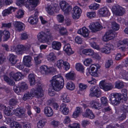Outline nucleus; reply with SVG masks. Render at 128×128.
<instances>
[{"mask_svg":"<svg viewBox=\"0 0 128 128\" xmlns=\"http://www.w3.org/2000/svg\"><path fill=\"white\" fill-rule=\"evenodd\" d=\"M82 12L81 9L78 6H76L74 7L72 11V16L73 19L77 20L78 18Z\"/></svg>","mask_w":128,"mask_h":128,"instance_id":"6e6552de","label":"nucleus"},{"mask_svg":"<svg viewBox=\"0 0 128 128\" xmlns=\"http://www.w3.org/2000/svg\"><path fill=\"white\" fill-rule=\"evenodd\" d=\"M44 112L45 116L48 117L52 116L53 115V112L52 108L48 106L45 107Z\"/></svg>","mask_w":128,"mask_h":128,"instance_id":"412c9836","label":"nucleus"},{"mask_svg":"<svg viewBox=\"0 0 128 128\" xmlns=\"http://www.w3.org/2000/svg\"><path fill=\"white\" fill-rule=\"evenodd\" d=\"M14 89L15 92L17 93H20V92H22L20 86H14Z\"/></svg>","mask_w":128,"mask_h":128,"instance_id":"e2e57ef3","label":"nucleus"},{"mask_svg":"<svg viewBox=\"0 0 128 128\" xmlns=\"http://www.w3.org/2000/svg\"><path fill=\"white\" fill-rule=\"evenodd\" d=\"M13 25L15 30L18 32L22 31L25 29V25L21 22L17 21L14 22Z\"/></svg>","mask_w":128,"mask_h":128,"instance_id":"9b49d317","label":"nucleus"},{"mask_svg":"<svg viewBox=\"0 0 128 128\" xmlns=\"http://www.w3.org/2000/svg\"><path fill=\"white\" fill-rule=\"evenodd\" d=\"M90 29L93 32H96L102 29V26L98 22L91 23L89 26Z\"/></svg>","mask_w":128,"mask_h":128,"instance_id":"9d476101","label":"nucleus"},{"mask_svg":"<svg viewBox=\"0 0 128 128\" xmlns=\"http://www.w3.org/2000/svg\"><path fill=\"white\" fill-rule=\"evenodd\" d=\"M120 95V93L116 92L112 93L109 96V100L112 104L117 105L120 103V100L122 99Z\"/></svg>","mask_w":128,"mask_h":128,"instance_id":"f03ea898","label":"nucleus"},{"mask_svg":"<svg viewBox=\"0 0 128 128\" xmlns=\"http://www.w3.org/2000/svg\"><path fill=\"white\" fill-rule=\"evenodd\" d=\"M4 80L10 85L13 86L15 84L14 82L6 76H4Z\"/></svg>","mask_w":128,"mask_h":128,"instance_id":"ea45409f","label":"nucleus"},{"mask_svg":"<svg viewBox=\"0 0 128 128\" xmlns=\"http://www.w3.org/2000/svg\"><path fill=\"white\" fill-rule=\"evenodd\" d=\"M64 61L62 60H58L57 62L56 66L59 69H61L62 67L63 66Z\"/></svg>","mask_w":128,"mask_h":128,"instance_id":"5fc2aeb1","label":"nucleus"},{"mask_svg":"<svg viewBox=\"0 0 128 128\" xmlns=\"http://www.w3.org/2000/svg\"><path fill=\"white\" fill-rule=\"evenodd\" d=\"M94 39V38L91 39L90 42V46L92 47L94 49L98 50L100 49L98 46L96 45V43L92 41Z\"/></svg>","mask_w":128,"mask_h":128,"instance_id":"09e8293b","label":"nucleus"},{"mask_svg":"<svg viewBox=\"0 0 128 128\" xmlns=\"http://www.w3.org/2000/svg\"><path fill=\"white\" fill-rule=\"evenodd\" d=\"M122 95L120 94L121 98L122 99L126 100L127 98V90L126 89H124L122 90Z\"/></svg>","mask_w":128,"mask_h":128,"instance_id":"79ce46f5","label":"nucleus"},{"mask_svg":"<svg viewBox=\"0 0 128 128\" xmlns=\"http://www.w3.org/2000/svg\"><path fill=\"white\" fill-rule=\"evenodd\" d=\"M4 113L5 114L6 116H11L12 114L11 109L10 108H6L5 110Z\"/></svg>","mask_w":128,"mask_h":128,"instance_id":"13d9d810","label":"nucleus"},{"mask_svg":"<svg viewBox=\"0 0 128 128\" xmlns=\"http://www.w3.org/2000/svg\"><path fill=\"white\" fill-rule=\"evenodd\" d=\"M90 104L92 106V107L95 109L100 110L102 108L101 104L98 101L95 100L91 101Z\"/></svg>","mask_w":128,"mask_h":128,"instance_id":"aec40b11","label":"nucleus"},{"mask_svg":"<svg viewBox=\"0 0 128 128\" xmlns=\"http://www.w3.org/2000/svg\"><path fill=\"white\" fill-rule=\"evenodd\" d=\"M112 29L115 30H118L120 28L119 25L116 22L113 21L112 22Z\"/></svg>","mask_w":128,"mask_h":128,"instance_id":"de8ad7c7","label":"nucleus"},{"mask_svg":"<svg viewBox=\"0 0 128 128\" xmlns=\"http://www.w3.org/2000/svg\"><path fill=\"white\" fill-rule=\"evenodd\" d=\"M121 109L124 112H128V106L125 105L124 104L122 105Z\"/></svg>","mask_w":128,"mask_h":128,"instance_id":"bf43d9fd","label":"nucleus"},{"mask_svg":"<svg viewBox=\"0 0 128 128\" xmlns=\"http://www.w3.org/2000/svg\"><path fill=\"white\" fill-rule=\"evenodd\" d=\"M112 10L114 14L118 16L122 15L125 11L124 8L117 4L113 6Z\"/></svg>","mask_w":128,"mask_h":128,"instance_id":"39448f33","label":"nucleus"},{"mask_svg":"<svg viewBox=\"0 0 128 128\" xmlns=\"http://www.w3.org/2000/svg\"><path fill=\"white\" fill-rule=\"evenodd\" d=\"M43 56L42 54H40L38 56L34 58V62L37 65L40 64L41 62V59L42 57Z\"/></svg>","mask_w":128,"mask_h":128,"instance_id":"2f4dec72","label":"nucleus"},{"mask_svg":"<svg viewBox=\"0 0 128 128\" xmlns=\"http://www.w3.org/2000/svg\"><path fill=\"white\" fill-rule=\"evenodd\" d=\"M99 13L104 16H110V13L108 10L105 7L102 8L99 10Z\"/></svg>","mask_w":128,"mask_h":128,"instance_id":"393cba45","label":"nucleus"},{"mask_svg":"<svg viewBox=\"0 0 128 128\" xmlns=\"http://www.w3.org/2000/svg\"><path fill=\"white\" fill-rule=\"evenodd\" d=\"M79 124L77 123H74L72 124H70L68 126L70 128H79Z\"/></svg>","mask_w":128,"mask_h":128,"instance_id":"774afa93","label":"nucleus"},{"mask_svg":"<svg viewBox=\"0 0 128 128\" xmlns=\"http://www.w3.org/2000/svg\"><path fill=\"white\" fill-rule=\"evenodd\" d=\"M25 51L24 46L22 45L19 44L16 47V52L18 55H22Z\"/></svg>","mask_w":128,"mask_h":128,"instance_id":"4be33fe9","label":"nucleus"},{"mask_svg":"<svg viewBox=\"0 0 128 128\" xmlns=\"http://www.w3.org/2000/svg\"><path fill=\"white\" fill-rule=\"evenodd\" d=\"M87 87L86 85L82 83H80L79 84V89L81 91L85 90Z\"/></svg>","mask_w":128,"mask_h":128,"instance_id":"4d7b16f0","label":"nucleus"},{"mask_svg":"<svg viewBox=\"0 0 128 128\" xmlns=\"http://www.w3.org/2000/svg\"><path fill=\"white\" fill-rule=\"evenodd\" d=\"M113 64V61L112 60H108L106 63L105 66L106 68H108Z\"/></svg>","mask_w":128,"mask_h":128,"instance_id":"69168bd1","label":"nucleus"},{"mask_svg":"<svg viewBox=\"0 0 128 128\" xmlns=\"http://www.w3.org/2000/svg\"><path fill=\"white\" fill-rule=\"evenodd\" d=\"M38 87L36 88H32L31 90L30 93L32 96H36L38 98H40L44 96L42 92V84L40 83L37 84Z\"/></svg>","mask_w":128,"mask_h":128,"instance_id":"20e7f679","label":"nucleus"},{"mask_svg":"<svg viewBox=\"0 0 128 128\" xmlns=\"http://www.w3.org/2000/svg\"><path fill=\"white\" fill-rule=\"evenodd\" d=\"M72 9V6L68 4L66 7L64 8L62 10L64 12L65 14L66 15H68L69 13L71 11Z\"/></svg>","mask_w":128,"mask_h":128,"instance_id":"c03bdc74","label":"nucleus"},{"mask_svg":"<svg viewBox=\"0 0 128 128\" xmlns=\"http://www.w3.org/2000/svg\"><path fill=\"white\" fill-rule=\"evenodd\" d=\"M32 58L29 56H25L23 59V62L24 64L26 66L30 67L32 66V64L31 62Z\"/></svg>","mask_w":128,"mask_h":128,"instance_id":"a211bd4d","label":"nucleus"},{"mask_svg":"<svg viewBox=\"0 0 128 128\" xmlns=\"http://www.w3.org/2000/svg\"><path fill=\"white\" fill-rule=\"evenodd\" d=\"M32 96L30 93L28 92L25 93L22 98V99L24 101L29 99Z\"/></svg>","mask_w":128,"mask_h":128,"instance_id":"8fccbe9b","label":"nucleus"},{"mask_svg":"<svg viewBox=\"0 0 128 128\" xmlns=\"http://www.w3.org/2000/svg\"><path fill=\"white\" fill-rule=\"evenodd\" d=\"M100 5L94 3L91 4L89 6V8L90 9L96 10L99 8Z\"/></svg>","mask_w":128,"mask_h":128,"instance_id":"3c124183","label":"nucleus"},{"mask_svg":"<svg viewBox=\"0 0 128 128\" xmlns=\"http://www.w3.org/2000/svg\"><path fill=\"white\" fill-rule=\"evenodd\" d=\"M66 88L70 90H74L75 88L74 84L72 82H70L66 84Z\"/></svg>","mask_w":128,"mask_h":128,"instance_id":"58836bf2","label":"nucleus"},{"mask_svg":"<svg viewBox=\"0 0 128 128\" xmlns=\"http://www.w3.org/2000/svg\"><path fill=\"white\" fill-rule=\"evenodd\" d=\"M74 74L71 72L66 74L65 77L66 78L69 80H74L75 79Z\"/></svg>","mask_w":128,"mask_h":128,"instance_id":"a18cd8bd","label":"nucleus"},{"mask_svg":"<svg viewBox=\"0 0 128 128\" xmlns=\"http://www.w3.org/2000/svg\"><path fill=\"white\" fill-rule=\"evenodd\" d=\"M64 68L66 70H68L70 68V65L69 63L67 62H64L63 63Z\"/></svg>","mask_w":128,"mask_h":128,"instance_id":"680f3d73","label":"nucleus"},{"mask_svg":"<svg viewBox=\"0 0 128 128\" xmlns=\"http://www.w3.org/2000/svg\"><path fill=\"white\" fill-rule=\"evenodd\" d=\"M124 85L122 82L117 81L115 83V87L118 89L123 88Z\"/></svg>","mask_w":128,"mask_h":128,"instance_id":"49530a36","label":"nucleus"},{"mask_svg":"<svg viewBox=\"0 0 128 128\" xmlns=\"http://www.w3.org/2000/svg\"><path fill=\"white\" fill-rule=\"evenodd\" d=\"M53 89L54 90L58 91L64 87V80L60 74L54 76L50 81Z\"/></svg>","mask_w":128,"mask_h":128,"instance_id":"f257e3e1","label":"nucleus"},{"mask_svg":"<svg viewBox=\"0 0 128 128\" xmlns=\"http://www.w3.org/2000/svg\"><path fill=\"white\" fill-rule=\"evenodd\" d=\"M36 76L33 74H30L28 76V79L31 86L35 85L36 83Z\"/></svg>","mask_w":128,"mask_h":128,"instance_id":"cd10ccee","label":"nucleus"},{"mask_svg":"<svg viewBox=\"0 0 128 128\" xmlns=\"http://www.w3.org/2000/svg\"><path fill=\"white\" fill-rule=\"evenodd\" d=\"M114 46L111 44H106L104 48L100 49V50L102 52L106 54H110L112 50L113 49Z\"/></svg>","mask_w":128,"mask_h":128,"instance_id":"f8f14e48","label":"nucleus"},{"mask_svg":"<svg viewBox=\"0 0 128 128\" xmlns=\"http://www.w3.org/2000/svg\"><path fill=\"white\" fill-rule=\"evenodd\" d=\"M115 36L112 30H108L103 36L102 40L103 41L106 42L111 40Z\"/></svg>","mask_w":128,"mask_h":128,"instance_id":"1a4fd4ad","label":"nucleus"},{"mask_svg":"<svg viewBox=\"0 0 128 128\" xmlns=\"http://www.w3.org/2000/svg\"><path fill=\"white\" fill-rule=\"evenodd\" d=\"M24 14V12L22 10H19L17 13V14L16 15V16L18 18H20L23 17Z\"/></svg>","mask_w":128,"mask_h":128,"instance_id":"338daca9","label":"nucleus"},{"mask_svg":"<svg viewBox=\"0 0 128 128\" xmlns=\"http://www.w3.org/2000/svg\"><path fill=\"white\" fill-rule=\"evenodd\" d=\"M102 105L104 106H106L108 104L107 100L105 97H102L100 99Z\"/></svg>","mask_w":128,"mask_h":128,"instance_id":"6e6d98bb","label":"nucleus"},{"mask_svg":"<svg viewBox=\"0 0 128 128\" xmlns=\"http://www.w3.org/2000/svg\"><path fill=\"white\" fill-rule=\"evenodd\" d=\"M9 76L15 80H20L23 78V75L20 72H18L15 73L13 72H11L9 74Z\"/></svg>","mask_w":128,"mask_h":128,"instance_id":"dca6fc26","label":"nucleus"},{"mask_svg":"<svg viewBox=\"0 0 128 128\" xmlns=\"http://www.w3.org/2000/svg\"><path fill=\"white\" fill-rule=\"evenodd\" d=\"M81 112V108L79 107H77L76 110L74 112L73 114V117L74 118L77 117Z\"/></svg>","mask_w":128,"mask_h":128,"instance_id":"f704fd0d","label":"nucleus"},{"mask_svg":"<svg viewBox=\"0 0 128 128\" xmlns=\"http://www.w3.org/2000/svg\"><path fill=\"white\" fill-rule=\"evenodd\" d=\"M68 4L65 1H61L59 3V5L61 10H62L67 6Z\"/></svg>","mask_w":128,"mask_h":128,"instance_id":"603ef678","label":"nucleus"},{"mask_svg":"<svg viewBox=\"0 0 128 128\" xmlns=\"http://www.w3.org/2000/svg\"><path fill=\"white\" fill-rule=\"evenodd\" d=\"M11 128H21V125L16 122H14L10 124Z\"/></svg>","mask_w":128,"mask_h":128,"instance_id":"37998d69","label":"nucleus"},{"mask_svg":"<svg viewBox=\"0 0 128 128\" xmlns=\"http://www.w3.org/2000/svg\"><path fill=\"white\" fill-rule=\"evenodd\" d=\"M40 72L42 74L47 75L49 74V68L45 65L42 66L40 67Z\"/></svg>","mask_w":128,"mask_h":128,"instance_id":"c756f323","label":"nucleus"},{"mask_svg":"<svg viewBox=\"0 0 128 128\" xmlns=\"http://www.w3.org/2000/svg\"><path fill=\"white\" fill-rule=\"evenodd\" d=\"M34 15L32 16L29 17L28 20V22L32 24H36L38 21V12L37 10H34Z\"/></svg>","mask_w":128,"mask_h":128,"instance_id":"2eb2a0df","label":"nucleus"},{"mask_svg":"<svg viewBox=\"0 0 128 128\" xmlns=\"http://www.w3.org/2000/svg\"><path fill=\"white\" fill-rule=\"evenodd\" d=\"M10 60L13 64H16L17 60L16 59V56L12 54H11L9 55Z\"/></svg>","mask_w":128,"mask_h":128,"instance_id":"72a5a7b5","label":"nucleus"},{"mask_svg":"<svg viewBox=\"0 0 128 128\" xmlns=\"http://www.w3.org/2000/svg\"><path fill=\"white\" fill-rule=\"evenodd\" d=\"M90 68L91 72H90V74L92 76H98L99 73L98 70L100 68L98 65H92Z\"/></svg>","mask_w":128,"mask_h":128,"instance_id":"ddd939ff","label":"nucleus"},{"mask_svg":"<svg viewBox=\"0 0 128 128\" xmlns=\"http://www.w3.org/2000/svg\"><path fill=\"white\" fill-rule=\"evenodd\" d=\"M37 37L40 42H44L51 38L50 30L47 29L44 32L41 31L38 34Z\"/></svg>","mask_w":128,"mask_h":128,"instance_id":"7ed1b4c3","label":"nucleus"},{"mask_svg":"<svg viewBox=\"0 0 128 128\" xmlns=\"http://www.w3.org/2000/svg\"><path fill=\"white\" fill-rule=\"evenodd\" d=\"M46 9L49 14L52 15L55 12H58L60 10V8L58 6L55 7L49 6L46 8Z\"/></svg>","mask_w":128,"mask_h":128,"instance_id":"f3484780","label":"nucleus"},{"mask_svg":"<svg viewBox=\"0 0 128 128\" xmlns=\"http://www.w3.org/2000/svg\"><path fill=\"white\" fill-rule=\"evenodd\" d=\"M99 86L101 88L106 91L112 90L114 86L112 84L106 83L105 80H103L100 81L99 84Z\"/></svg>","mask_w":128,"mask_h":128,"instance_id":"0eeeda50","label":"nucleus"},{"mask_svg":"<svg viewBox=\"0 0 128 128\" xmlns=\"http://www.w3.org/2000/svg\"><path fill=\"white\" fill-rule=\"evenodd\" d=\"M59 32L61 34L64 35H66L67 34L66 28L64 27L62 28L60 30Z\"/></svg>","mask_w":128,"mask_h":128,"instance_id":"0e129e2a","label":"nucleus"},{"mask_svg":"<svg viewBox=\"0 0 128 128\" xmlns=\"http://www.w3.org/2000/svg\"><path fill=\"white\" fill-rule=\"evenodd\" d=\"M89 96L98 98L101 96V91L98 88H96L94 86L92 87L90 90Z\"/></svg>","mask_w":128,"mask_h":128,"instance_id":"423d86ee","label":"nucleus"},{"mask_svg":"<svg viewBox=\"0 0 128 128\" xmlns=\"http://www.w3.org/2000/svg\"><path fill=\"white\" fill-rule=\"evenodd\" d=\"M61 99L64 102H70V98L66 94H64L62 96Z\"/></svg>","mask_w":128,"mask_h":128,"instance_id":"a19ab883","label":"nucleus"},{"mask_svg":"<svg viewBox=\"0 0 128 128\" xmlns=\"http://www.w3.org/2000/svg\"><path fill=\"white\" fill-rule=\"evenodd\" d=\"M83 53L87 55L92 56L94 55V52L91 49H84L82 51Z\"/></svg>","mask_w":128,"mask_h":128,"instance_id":"473e14b6","label":"nucleus"},{"mask_svg":"<svg viewBox=\"0 0 128 128\" xmlns=\"http://www.w3.org/2000/svg\"><path fill=\"white\" fill-rule=\"evenodd\" d=\"M60 110H62V112L64 114L67 115L69 113V110L68 107H66V104L62 103L60 106Z\"/></svg>","mask_w":128,"mask_h":128,"instance_id":"b1692460","label":"nucleus"},{"mask_svg":"<svg viewBox=\"0 0 128 128\" xmlns=\"http://www.w3.org/2000/svg\"><path fill=\"white\" fill-rule=\"evenodd\" d=\"M83 116L85 117L91 119H93L95 117L94 114L92 110L88 108L86 109V112L83 114Z\"/></svg>","mask_w":128,"mask_h":128,"instance_id":"5701e85b","label":"nucleus"},{"mask_svg":"<svg viewBox=\"0 0 128 128\" xmlns=\"http://www.w3.org/2000/svg\"><path fill=\"white\" fill-rule=\"evenodd\" d=\"M61 46V43L58 42H53L52 44V47L53 48L58 50L60 49Z\"/></svg>","mask_w":128,"mask_h":128,"instance_id":"7c9ffc66","label":"nucleus"},{"mask_svg":"<svg viewBox=\"0 0 128 128\" xmlns=\"http://www.w3.org/2000/svg\"><path fill=\"white\" fill-rule=\"evenodd\" d=\"M46 123V120L43 119L39 121L37 123V126L38 128H42Z\"/></svg>","mask_w":128,"mask_h":128,"instance_id":"4c0bfd02","label":"nucleus"},{"mask_svg":"<svg viewBox=\"0 0 128 128\" xmlns=\"http://www.w3.org/2000/svg\"><path fill=\"white\" fill-rule=\"evenodd\" d=\"M12 10L13 11H14L15 10V8L11 6L7 9L4 10L2 12V16H4L11 14L12 13Z\"/></svg>","mask_w":128,"mask_h":128,"instance_id":"bb28decb","label":"nucleus"},{"mask_svg":"<svg viewBox=\"0 0 128 128\" xmlns=\"http://www.w3.org/2000/svg\"><path fill=\"white\" fill-rule=\"evenodd\" d=\"M2 35L4 41L7 40L10 37V32L6 30L2 31Z\"/></svg>","mask_w":128,"mask_h":128,"instance_id":"c85d7f7f","label":"nucleus"},{"mask_svg":"<svg viewBox=\"0 0 128 128\" xmlns=\"http://www.w3.org/2000/svg\"><path fill=\"white\" fill-rule=\"evenodd\" d=\"M75 68L77 70L82 73L84 72V68L83 66L81 64L78 63L76 64Z\"/></svg>","mask_w":128,"mask_h":128,"instance_id":"c9c22d12","label":"nucleus"},{"mask_svg":"<svg viewBox=\"0 0 128 128\" xmlns=\"http://www.w3.org/2000/svg\"><path fill=\"white\" fill-rule=\"evenodd\" d=\"M28 2L29 3V5H26L27 7L30 11L34 10L37 6L39 0H27Z\"/></svg>","mask_w":128,"mask_h":128,"instance_id":"4468645a","label":"nucleus"},{"mask_svg":"<svg viewBox=\"0 0 128 128\" xmlns=\"http://www.w3.org/2000/svg\"><path fill=\"white\" fill-rule=\"evenodd\" d=\"M20 86L23 92L28 88V86L25 82H22Z\"/></svg>","mask_w":128,"mask_h":128,"instance_id":"864d4df0","label":"nucleus"},{"mask_svg":"<svg viewBox=\"0 0 128 128\" xmlns=\"http://www.w3.org/2000/svg\"><path fill=\"white\" fill-rule=\"evenodd\" d=\"M47 59L49 61L54 62L56 60V57L54 54L53 52H51L48 56Z\"/></svg>","mask_w":128,"mask_h":128,"instance_id":"e433bc0d","label":"nucleus"},{"mask_svg":"<svg viewBox=\"0 0 128 128\" xmlns=\"http://www.w3.org/2000/svg\"><path fill=\"white\" fill-rule=\"evenodd\" d=\"M64 50L66 52L68 55H70L73 54V52L70 48V44H65L64 47Z\"/></svg>","mask_w":128,"mask_h":128,"instance_id":"a878e982","label":"nucleus"},{"mask_svg":"<svg viewBox=\"0 0 128 128\" xmlns=\"http://www.w3.org/2000/svg\"><path fill=\"white\" fill-rule=\"evenodd\" d=\"M92 60L90 58L86 59L84 62V64L86 66H88L92 62Z\"/></svg>","mask_w":128,"mask_h":128,"instance_id":"052dcab7","label":"nucleus"},{"mask_svg":"<svg viewBox=\"0 0 128 128\" xmlns=\"http://www.w3.org/2000/svg\"><path fill=\"white\" fill-rule=\"evenodd\" d=\"M89 32V31L86 27H83L77 31L78 34L82 35L84 37L88 36Z\"/></svg>","mask_w":128,"mask_h":128,"instance_id":"6ab92c4d","label":"nucleus"}]
</instances>
